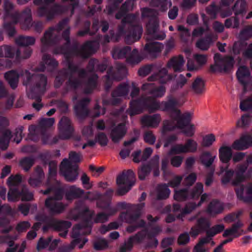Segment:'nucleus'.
<instances>
[{
    "label": "nucleus",
    "instance_id": "de8ad7c7",
    "mask_svg": "<svg viewBox=\"0 0 252 252\" xmlns=\"http://www.w3.org/2000/svg\"><path fill=\"white\" fill-rule=\"evenodd\" d=\"M117 212V210L114 208H109L107 214L101 213L98 214L94 220L95 222L103 223L108 220L109 217L114 215Z\"/></svg>",
    "mask_w": 252,
    "mask_h": 252
},
{
    "label": "nucleus",
    "instance_id": "7ed1b4c3",
    "mask_svg": "<svg viewBox=\"0 0 252 252\" xmlns=\"http://www.w3.org/2000/svg\"><path fill=\"white\" fill-rule=\"evenodd\" d=\"M227 164L225 168H220L222 173L221 178V184L223 185L230 183L233 186H237L242 182L249 179L252 175V169H248L247 164H239L237 165L235 171L228 168Z\"/></svg>",
    "mask_w": 252,
    "mask_h": 252
},
{
    "label": "nucleus",
    "instance_id": "052dcab7",
    "mask_svg": "<svg viewBox=\"0 0 252 252\" xmlns=\"http://www.w3.org/2000/svg\"><path fill=\"white\" fill-rule=\"evenodd\" d=\"M187 82V80L185 77L183 75L180 74L177 79V83L171 87L170 90L171 92L173 93L176 90L182 88Z\"/></svg>",
    "mask_w": 252,
    "mask_h": 252
},
{
    "label": "nucleus",
    "instance_id": "1a4fd4ad",
    "mask_svg": "<svg viewBox=\"0 0 252 252\" xmlns=\"http://www.w3.org/2000/svg\"><path fill=\"white\" fill-rule=\"evenodd\" d=\"M142 17L149 18L148 23L146 25L147 31L149 35L157 39H163L166 35L164 32L158 33V21L157 18L158 12L157 10L151 8H143L142 9Z\"/></svg>",
    "mask_w": 252,
    "mask_h": 252
},
{
    "label": "nucleus",
    "instance_id": "6e6d98bb",
    "mask_svg": "<svg viewBox=\"0 0 252 252\" xmlns=\"http://www.w3.org/2000/svg\"><path fill=\"white\" fill-rule=\"evenodd\" d=\"M216 156L212 157L209 152L203 153L200 157L201 162L206 167H209L214 162Z\"/></svg>",
    "mask_w": 252,
    "mask_h": 252
},
{
    "label": "nucleus",
    "instance_id": "2f4dec72",
    "mask_svg": "<svg viewBox=\"0 0 252 252\" xmlns=\"http://www.w3.org/2000/svg\"><path fill=\"white\" fill-rule=\"evenodd\" d=\"M90 99L88 98H85L79 102L74 107L76 115L80 118H82L86 116L88 114V110L87 106L89 103Z\"/></svg>",
    "mask_w": 252,
    "mask_h": 252
},
{
    "label": "nucleus",
    "instance_id": "423d86ee",
    "mask_svg": "<svg viewBox=\"0 0 252 252\" xmlns=\"http://www.w3.org/2000/svg\"><path fill=\"white\" fill-rule=\"evenodd\" d=\"M191 117L190 113L189 112L185 113L169 126L168 125L170 123L168 121H164L162 132L164 133L166 131L173 130L176 128H178L182 130V133L186 136L188 137L193 136L195 133V128L193 125L189 123Z\"/></svg>",
    "mask_w": 252,
    "mask_h": 252
},
{
    "label": "nucleus",
    "instance_id": "4468645a",
    "mask_svg": "<svg viewBox=\"0 0 252 252\" xmlns=\"http://www.w3.org/2000/svg\"><path fill=\"white\" fill-rule=\"evenodd\" d=\"M21 75L23 78V84L27 86L30 84L32 80H35V84L33 88L34 92L39 94L44 92L47 85V78L43 75H33L28 70L23 71Z\"/></svg>",
    "mask_w": 252,
    "mask_h": 252
},
{
    "label": "nucleus",
    "instance_id": "4be33fe9",
    "mask_svg": "<svg viewBox=\"0 0 252 252\" xmlns=\"http://www.w3.org/2000/svg\"><path fill=\"white\" fill-rule=\"evenodd\" d=\"M194 61L189 59L187 63V69L189 71H197L205 65L208 60V57L204 54H195L193 55Z\"/></svg>",
    "mask_w": 252,
    "mask_h": 252
},
{
    "label": "nucleus",
    "instance_id": "79ce46f5",
    "mask_svg": "<svg viewBox=\"0 0 252 252\" xmlns=\"http://www.w3.org/2000/svg\"><path fill=\"white\" fill-rule=\"evenodd\" d=\"M4 77L12 89H14L17 87L19 75L16 71H10L5 74Z\"/></svg>",
    "mask_w": 252,
    "mask_h": 252
},
{
    "label": "nucleus",
    "instance_id": "8fccbe9b",
    "mask_svg": "<svg viewBox=\"0 0 252 252\" xmlns=\"http://www.w3.org/2000/svg\"><path fill=\"white\" fill-rule=\"evenodd\" d=\"M192 89L196 94L203 93L205 90L203 80L200 78H197L192 83Z\"/></svg>",
    "mask_w": 252,
    "mask_h": 252
},
{
    "label": "nucleus",
    "instance_id": "393cba45",
    "mask_svg": "<svg viewBox=\"0 0 252 252\" xmlns=\"http://www.w3.org/2000/svg\"><path fill=\"white\" fill-rule=\"evenodd\" d=\"M66 8L64 7L59 5H55L50 10H47L44 7H40L38 10V14L40 16H46L47 20H50L57 14H59L64 12Z\"/></svg>",
    "mask_w": 252,
    "mask_h": 252
},
{
    "label": "nucleus",
    "instance_id": "ddd939ff",
    "mask_svg": "<svg viewBox=\"0 0 252 252\" xmlns=\"http://www.w3.org/2000/svg\"><path fill=\"white\" fill-rule=\"evenodd\" d=\"M54 195L49 197L45 202V206L48 212L52 215L62 213L65 209V206L61 200L63 195L61 190L53 191Z\"/></svg>",
    "mask_w": 252,
    "mask_h": 252
},
{
    "label": "nucleus",
    "instance_id": "2eb2a0df",
    "mask_svg": "<svg viewBox=\"0 0 252 252\" xmlns=\"http://www.w3.org/2000/svg\"><path fill=\"white\" fill-rule=\"evenodd\" d=\"M182 103H180L176 98L172 96L167 97V100L161 102V110L170 112L172 121H168L170 123L168 126L174 122L177 119H178L183 114L181 113L178 107L181 106Z\"/></svg>",
    "mask_w": 252,
    "mask_h": 252
},
{
    "label": "nucleus",
    "instance_id": "6ab92c4d",
    "mask_svg": "<svg viewBox=\"0 0 252 252\" xmlns=\"http://www.w3.org/2000/svg\"><path fill=\"white\" fill-rule=\"evenodd\" d=\"M73 131L70 120L67 117H63L60 122L59 137H54L50 143H56L59 138L63 140L69 139L72 136Z\"/></svg>",
    "mask_w": 252,
    "mask_h": 252
},
{
    "label": "nucleus",
    "instance_id": "3c124183",
    "mask_svg": "<svg viewBox=\"0 0 252 252\" xmlns=\"http://www.w3.org/2000/svg\"><path fill=\"white\" fill-rule=\"evenodd\" d=\"M212 43L211 37H207L206 38L198 40L196 43V46L201 50L206 51L209 48Z\"/></svg>",
    "mask_w": 252,
    "mask_h": 252
},
{
    "label": "nucleus",
    "instance_id": "5701e85b",
    "mask_svg": "<svg viewBox=\"0 0 252 252\" xmlns=\"http://www.w3.org/2000/svg\"><path fill=\"white\" fill-rule=\"evenodd\" d=\"M252 147V129L251 133H245L235 140L232 145V148L236 150H245Z\"/></svg>",
    "mask_w": 252,
    "mask_h": 252
},
{
    "label": "nucleus",
    "instance_id": "bb28decb",
    "mask_svg": "<svg viewBox=\"0 0 252 252\" xmlns=\"http://www.w3.org/2000/svg\"><path fill=\"white\" fill-rule=\"evenodd\" d=\"M142 89L147 91L149 94L153 95V98L161 97L163 96L166 92V89L163 86L156 87L154 84L146 83L143 85Z\"/></svg>",
    "mask_w": 252,
    "mask_h": 252
},
{
    "label": "nucleus",
    "instance_id": "6e6552de",
    "mask_svg": "<svg viewBox=\"0 0 252 252\" xmlns=\"http://www.w3.org/2000/svg\"><path fill=\"white\" fill-rule=\"evenodd\" d=\"M225 227L222 224L215 225L206 230V235L200 238L194 246L192 252H208L209 249L206 247V245L210 243L214 246L215 242L213 240V237L218 233L222 232Z\"/></svg>",
    "mask_w": 252,
    "mask_h": 252
},
{
    "label": "nucleus",
    "instance_id": "a19ab883",
    "mask_svg": "<svg viewBox=\"0 0 252 252\" xmlns=\"http://www.w3.org/2000/svg\"><path fill=\"white\" fill-rule=\"evenodd\" d=\"M84 191L80 188L75 186H70L66 193V197L67 200H72L80 197L83 194Z\"/></svg>",
    "mask_w": 252,
    "mask_h": 252
},
{
    "label": "nucleus",
    "instance_id": "c9c22d12",
    "mask_svg": "<svg viewBox=\"0 0 252 252\" xmlns=\"http://www.w3.org/2000/svg\"><path fill=\"white\" fill-rule=\"evenodd\" d=\"M43 177L44 173L42 168L37 167L36 168L32 177L30 178L29 183L32 186L36 187L41 183Z\"/></svg>",
    "mask_w": 252,
    "mask_h": 252
},
{
    "label": "nucleus",
    "instance_id": "dca6fc26",
    "mask_svg": "<svg viewBox=\"0 0 252 252\" xmlns=\"http://www.w3.org/2000/svg\"><path fill=\"white\" fill-rule=\"evenodd\" d=\"M215 64L210 66L213 72H227L232 68L234 63L233 59L230 57L222 58L219 54L214 56Z\"/></svg>",
    "mask_w": 252,
    "mask_h": 252
},
{
    "label": "nucleus",
    "instance_id": "4c0bfd02",
    "mask_svg": "<svg viewBox=\"0 0 252 252\" xmlns=\"http://www.w3.org/2000/svg\"><path fill=\"white\" fill-rule=\"evenodd\" d=\"M223 210L221 203L218 201H212L208 206L207 212L211 216H214L216 214L220 213Z\"/></svg>",
    "mask_w": 252,
    "mask_h": 252
},
{
    "label": "nucleus",
    "instance_id": "13d9d810",
    "mask_svg": "<svg viewBox=\"0 0 252 252\" xmlns=\"http://www.w3.org/2000/svg\"><path fill=\"white\" fill-rule=\"evenodd\" d=\"M94 248L97 251L105 250L108 248V242L105 239H98L94 241Z\"/></svg>",
    "mask_w": 252,
    "mask_h": 252
},
{
    "label": "nucleus",
    "instance_id": "aec40b11",
    "mask_svg": "<svg viewBox=\"0 0 252 252\" xmlns=\"http://www.w3.org/2000/svg\"><path fill=\"white\" fill-rule=\"evenodd\" d=\"M237 76L243 86L244 93L248 91H252V77H250L249 70L247 67L240 66L237 72Z\"/></svg>",
    "mask_w": 252,
    "mask_h": 252
},
{
    "label": "nucleus",
    "instance_id": "09e8293b",
    "mask_svg": "<svg viewBox=\"0 0 252 252\" xmlns=\"http://www.w3.org/2000/svg\"><path fill=\"white\" fill-rule=\"evenodd\" d=\"M157 197L159 199H164L168 197L170 193V189L165 185H159L157 189Z\"/></svg>",
    "mask_w": 252,
    "mask_h": 252
},
{
    "label": "nucleus",
    "instance_id": "412c9836",
    "mask_svg": "<svg viewBox=\"0 0 252 252\" xmlns=\"http://www.w3.org/2000/svg\"><path fill=\"white\" fill-rule=\"evenodd\" d=\"M71 225V223L69 221L52 219L48 221L47 226H44L43 230L45 231L48 229V227H51L56 230L62 232L60 233L59 235L62 237H65L67 233L68 228Z\"/></svg>",
    "mask_w": 252,
    "mask_h": 252
},
{
    "label": "nucleus",
    "instance_id": "473e14b6",
    "mask_svg": "<svg viewBox=\"0 0 252 252\" xmlns=\"http://www.w3.org/2000/svg\"><path fill=\"white\" fill-rule=\"evenodd\" d=\"M161 121L160 116L159 114H155L152 116H145L141 119L143 125L147 126L157 127Z\"/></svg>",
    "mask_w": 252,
    "mask_h": 252
},
{
    "label": "nucleus",
    "instance_id": "e2e57ef3",
    "mask_svg": "<svg viewBox=\"0 0 252 252\" xmlns=\"http://www.w3.org/2000/svg\"><path fill=\"white\" fill-rule=\"evenodd\" d=\"M252 37V25L244 27L240 32L239 38L247 40Z\"/></svg>",
    "mask_w": 252,
    "mask_h": 252
},
{
    "label": "nucleus",
    "instance_id": "f257e3e1",
    "mask_svg": "<svg viewBox=\"0 0 252 252\" xmlns=\"http://www.w3.org/2000/svg\"><path fill=\"white\" fill-rule=\"evenodd\" d=\"M93 212L90 211L88 208L84 205L76 207L71 212L72 218L73 220H77L79 218L84 219L81 224L75 225L72 233V237L74 239L73 241L67 245H64L61 249L60 252H69L73 250L77 244L80 242V235L89 234L91 231L92 223L91 218Z\"/></svg>",
    "mask_w": 252,
    "mask_h": 252
},
{
    "label": "nucleus",
    "instance_id": "bf43d9fd",
    "mask_svg": "<svg viewBox=\"0 0 252 252\" xmlns=\"http://www.w3.org/2000/svg\"><path fill=\"white\" fill-rule=\"evenodd\" d=\"M97 79V76L96 75H92V77L89 78V80L86 85V89L85 93L86 94L90 93L95 88L96 86V81Z\"/></svg>",
    "mask_w": 252,
    "mask_h": 252
},
{
    "label": "nucleus",
    "instance_id": "9b49d317",
    "mask_svg": "<svg viewBox=\"0 0 252 252\" xmlns=\"http://www.w3.org/2000/svg\"><path fill=\"white\" fill-rule=\"evenodd\" d=\"M144 206L145 204L144 203L133 206L132 209L138 212V214L136 215L130 216L127 213H123L121 214L120 218L122 221L132 224V225L126 228L127 231L129 233H132L135 231L137 228L144 226L145 221L139 218Z\"/></svg>",
    "mask_w": 252,
    "mask_h": 252
},
{
    "label": "nucleus",
    "instance_id": "f704fd0d",
    "mask_svg": "<svg viewBox=\"0 0 252 252\" xmlns=\"http://www.w3.org/2000/svg\"><path fill=\"white\" fill-rule=\"evenodd\" d=\"M171 79V75L167 74L166 69L162 68L158 74L153 75L148 78V81L159 80L160 83H165Z\"/></svg>",
    "mask_w": 252,
    "mask_h": 252
},
{
    "label": "nucleus",
    "instance_id": "20e7f679",
    "mask_svg": "<svg viewBox=\"0 0 252 252\" xmlns=\"http://www.w3.org/2000/svg\"><path fill=\"white\" fill-rule=\"evenodd\" d=\"M4 18L10 20L13 24L20 23L23 29L27 30L32 26L31 10L26 8L21 14L15 11L13 4L8 0H4L3 4Z\"/></svg>",
    "mask_w": 252,
    "mask_h": 252
},
{
    "label": "nucleus",
    "instance_id": "49530a36",
    "mask_svg": "<svg viewBox=\"0 0 252 252\" xmlns=\"http://www.w3.org/2000/svg\"><path fill=\"white\" fill-rule=\"evenodd\" d=\"M163 48V45L158 42L147 43L145 45V49L151 54L159 53Z\"/></svg>",
    "mask_w": 252,
    "mask_h": 252
},
{
    "label": "nucleus",
    "instance_id": "37998d69",
    "mask_svg": "<svg viewBox=\"0 0 252 252\" xmlns=\"http://www.w3.org/2000/svg\"><path fill=\"white\" fill-rule=\"evenodd\" d=\"M134 5L133 0H127L124 4H123L120 11L116 15V18L120 19L126 14V13L132 10Z\"/></svg>",
    "mask_w": 252,
    "mask_h": 252
},
{
    "label": "nucleus",
    "instance_id": "a211bd4d",
    "mask_svg": "<svg viewBox=\"0 0 252 252\" xmlns=\"http://www.w3.org/2000/svg\"><path fill=\"white\" fill-rule=\"evenodd\" d=\"M78 166L76 165L71 166L70 161L64 158L60 165V173L65 180L69 182H73L78 176Z\"/></svg>",
    "mask_w": 252,
    "mask_h": 252
},
{
    "label": "nucleus",
    "instance_id": "69168bd1",
    "mask_svg": "<svg viewBox=\"0 0 252 252\" xmlns=\"http://www.w3.org/2000/svg\"><path fill=\"white\" fill-rule=\"evenodd\" d=\"M151 172L150 163L148 164L144 165L139 169L138 172V178L140 180H144Z\"/></svg>",
    "mask_w": 252,
    "mask_h": 252
},
{
    "label": "nucleus",
    "instance_id": "a878e982",
    "mask_svg": "<svg viewBox=\"0 0 252 252\" xmlns=\"http://www.w3.org/2000/svg\"><path fill=\"white\" fill-rule=\"evenodd\" d=\"M128 92V86L126 84L121 85L112 93V99L109 102L112 105H116L119 103L122 97L126 95Z\"/></svg>",
    "mask_w": 252,
    "mask_h": 252
},
{
    "label": "nucleus",
    "instance_id": "f03ea898",
    "mask_svg": "<svg viewBox=\"0 0 252 252\" xmlns=\"http://www.w3.org/2000/svg\"><path fill=\"white\" fill-rule=\"evenodd\" d=\"M67 20H64L56 27H51L45 32L43 37L41 39L42 52H44L48 46L57 43L62 39L64 40V44L68 45L70 27L67 25Z\"/></svg>",
    "mask_w": 252,
    "mask_h": 252
},
{
    "label": "nucleus",
    "instance_id": "c85d7f7f",
    "mask_svg": "<svg viewBox=\"0 0 252 252\" xmlns=\"http://www.w3.org/2000/svg\"><path fill=\"white\" fill-rule=\"evenodd\" d=\"M243 223L240 220L233 224L231 227L224 230L222 236L227 237L229 236H233V238L238 237L243 233V230L241 229L243 226Z\"/></svg>",
    "mask_w": 252,
    "mask_h": 252
},
{
    "label": "nucleus",
    "instance_id": "0e129e2a",
    "mask_svg": "<svg viewBox=\"0 0 252 252\" xmlns=\"http://www.w3.org/2000/svg\"><path fill=\"white\" fill-rule=\"evenodd\" d=\"M159 156H155L150 162L151 170H153L154 176H158L159 175V170L158 167Z\"/></svg>",
    "mask_w": 252,
    "mask_h": 252
},
{
    "label": "nucleus",
    "instance_id": "c756f323",
    "mask_svg": "<svg viewBox=\"0 0 252 252\" xmlns=\"http://www.w3.org/2000/svg\"><path fill=\"white\" fill-rule=\"evenodd\" d=\"M126 129L123 124H119L114 127L111 131L110 137L112 141L114 143H118L125 135Z\"/></svg>",
    "mask_w": 252,
    "mask_h": 252
},
{
    "label": "nucleus",
    "instance_id": "680f3d73",
    "mask_svg": "<svg viewBox=\"0 0 252 252\" xmlns=\"http://www.w3.org/2000/svg\"><path fill=\"white\" fill-rule=\"evenodd\" d=\"M34 159L32 158H24L20 160V166L26 171H28L33 165Z\"/></svg>",
    "mask_w": 252,
    "mask_h": 252
},
{
    "label": "nucleus",
    "instance_id": "e433bc0d",
    "mask_svg": "<svg viewBox=\"0 0 252 252\" xmlns=\"http://www.w3.org/2000/svg\"><path fill=\"white\" fill-rule=\"evenodd\" d=\"M232 157L231 148L227 146H222L219 149V158L223 163H228Z\"/></svg>",
    "mask_w": 252,
    "mask_h": 252
},
{
    "label": "nucleus",
    "instance_id": "cd10ccee",
    "mask_svg": "<svg viewBox=\"0 0 252 252\" xmlns=\"http://www.w3.org/2000/svg\"><path fill=\"white\" fill-rule=\"evenodd\" d=\"M143 29L141 26H131L129 32L126 35L125 40L128 44H131L138 40L141 36Z\"/></svg>",
    "mask_w": 252,
    "mask_h": 252
},
{
    "label": "nucleus",
    "instance_id": "9d476101",
    "mask_svg": "<svg viewBox=\"0 0 252 252\" xmlns=\"http://www.w3.org/2000/svg\"><path fill=\"white\" fill-rule=\"evenodd\" d=\"M112 56L115 59L126 58V62L131 64H137L142 60L138 50L136 49L132 50L129 46L115 48Z\"/></svg>",
    "mask_w": 252,
    "mask_h": 252
},
{
    "label": "nucleus",
    "instance_id": "c03bdc74",
    "mask_svg": "<svg viewBox=\"0 0 252 252\" xmlns=\"http://www.w3.org/2000/svg\"><path fill=\"white\" fill-rule=\"evenodd\" d=\"M95 44V42L94 41L86 42L82 47L79 52V55L84 58H88L94 52L93 47Z\"/></svg>",
    "mask_w": 252,
    "mask_h": 252
},
{
    "label": "nucleus",
    "instance_id": "f8f14e48",
    "mask_svg": "<svg viewBox=\"0 0 252 252\" xmlns=\"http://www.w3.org/2000/svg\"><path fill=\"white\" fill-rule=\"evenodd\" d=\"M135 174L131 170L123 172L119 175L116 180L118 189L116 194L123 195L126 193L135 183Z\"/></svg>",
    "mask_w": 252,
    "mask_h": 252
},
{
    "label": "nucleus",
    "instance_id": "338daca9",
    "mask_svg": "<svg viewBox=\"0 0 252 252\" xmlns=\"http://www.w3.org/2000/svg\"><path fill=\"white\" fill-rule=\"evenodd\" d=\"M225 27L226 28H238L239 27V21L236 16L232 17L225 20Z\"/></svg>",
    "mask_w": 252,
    "mask_h": 252
},
{
    "label": "nucleus",
    "instance_id": "ea45409f",
    "mask_svg": "<svg viewBox=\"0 0 252 252\" xmlns=\"http://www.w3.org/2000/svg\"><path fill=\"white\" fill-rule=\"evenodd\" d=\"M208 196L209 195L207 193L203 194L201 196L200 201L197 205L192 203H188L183 210L182 214L183 215L189 214L197 207L201 206L204 202L206 201L208 199Z\"/></svg>",
    "mask_w": 252,
    "mask_h": 252
},
{
    "label": "nucleus",
    "instance_id": "b1692460",
    "mask_svg": "<svg viewBox=\"0 0 252 252\" xmlns=\"http://www.w3.org/2000/svg\"><path fill=\"white\" fill-rule=\"evenodd\" d=\"M148 233L146 230H142L137 233L135 236L130 237L127 241L120 248L121 252H126L131 250L134 243H140L147 235Z\"/></svg>",
    "mask_w": 252,
    "mask_h": 252
},
{
    "label": "nucleus",
    "instance_id": "f3484780",
    "mask_svg": "<svg viewBox=\"0 0 252 252\" xmlns=\"http://www.w3.org/2000/svg\"><path fill=\"white\" fill-rule=\"evenodd\" d=\"M203 191V186L201 183L196 184L191 191L188 189L175 190L174 198L177 201L198 198Z\"/></svg>",
    "mask_w": 252,
    "mask_h": 252
},
{
    "label": "nucleus",
    "instance_id": "72a5a7b5",
    "mask_svg": "<svg viewBox=\"0 0 252 252\" xmlns=\"http://www.w3.org/2000/svg\"><path fill=\"white\" fill-rule=\"evenodd\" d=\"M185 60L182 56L179 55L172 58L168 63L169 67L175 71H182L183 70Z\"/></svg>",
    "mask_w": 252,
    "mask_h": 252
},
{
    "label": "nucleus",
    "instance_id": "864d4df0",
    "mask_svg": "<svg viewBox=\"0 0 252 252\" xmlns=\"http://www.w3.org/2000/svg\"><path fill=\"white\" fill-rule=\"evenodd\" d=\"M35 42V39L32 36H20L16 39V43L20 46H26L33 45Z\"/></svg>",
    "mask_w": 252,
    "mask_h": 252
},
{
    "label": "nucleus",
    "instance_id": "4d7b16f0",
    "mask_svg": "<svg viewBox=\"0 0 252 252\" xmlns=\"http://www.w3.org/2000/svg\"><path fill=\"white\" fill-rule=\"evenodd\" d=\"M184 145L186 148L185 150L186 153H194L197 151L198 144L195 140L192 139H188Z\"/></svg>",
    "mask_w": 252,
    "mask_h": 252
},
{
    "label": "nucleus",
    "instance_id": "39448f33",
    "mask_svg": "<svg viewBox=\"0 0 252 252\" xmlns=\"http://www.w3.org/2000/svg\"><path fill=\"white\" fill-rule=\"evenodd\" d=\"M87 75L83 69H79L78 68L70 63H68V69L66 72L61 71L55 80V86L59 87L64 78L68 77V85L73 88H77L80 85L81 80Z\"/></svg>",
    "mask_w": 252,
    "mask_h": 252
},
{
    "label": "nucleus",
    "instance_id": "603ef678",
    "mask_svg": "<svg viewBox=\"0 0 252 252\" xmlns=\"http://www.w3.org/2000/svg\"><path fill=\"white\" fill-rule=\"evenodd\" d=\"M247 3L245 0H238L235 3L233 8L236 15L242 14L246 11Z\"/></svg>",
    "mask_w": 252,
    "mask_h": 252
},
{
    "label": "nucleus",
    "instance_id": "0eeeda50",
    "mask_svg": "<svg viewBox=\"0 0 252 252\" xmlns=\"http://www.w3.org/2000/svg\"><path fill=\"white\" fill-rule=\"evenodd\" d=\"M161 102L155 98L148 97L142 100L131 101L127 113L130 116H132L141 113L144 108L147 109L152 113L158 110H161Z\"/></svg>",
    "mask_w": 252,
    "mask_h": 252
},
{
    "label": "nucleus",
    "instance_id": "58836bf2",
    "mask_svg": "<svg viewBox=\"0 0 252 252\" xmlns=\"http://www.w3.org/2000/svg\"><path fill=\"white\" fill-rule=\"evenodd\" d=\"M150 4L157 8V10L165 11L171 6V2L169 0H152Z\"/></svg>",
    "mask_w": 252,
    "mask_h": 252
},
{
    "label": "nucleus",
    "instance_id": "7c9ffc66",
    "mask_svg": "<svg viewBox=\"0 0 252 252\" xmlns=\"http://www.w3.org/2000/svg\"><path fill=\"white\" fill-rule=\"evenodd\" d=\"M58 65L57 61L52 59L50 56L45 55L42 58V64L41 67L37 69L38 71H44L47 70L51 71Z\"/></svg>",
    "mask_w": 252,
    "mask_h": 252
},
{
    "label": "nucleus",
    "instance_id": "a18cd8bd",
    "mask_svg": "<svg viewBox=\"0 0 252 252\" xmlns=\"http://www.w3.org/2000/svg\"><path fill=\"white\" fill-rule=\"evenodd\" d=\"M2 135L0 138V147L3 150H6L9 143V140L11 138V132L8 129H5L2 131Z\"/></svg>",
    "mask_w": 252,
    "mask_h": 252
},
{
    "label": "nucleus",
    "instance_id": "774afa93",
    "mask_svg": "<svg viewBox=\"0 0 252 252\" xmlns=\"http://www.w3.org/2000/svg\"><path fill=\"white\" fill-rule=\"evenodd\" d=\"M186 148L183 144H176L173 146L170 151L169 155H178L180 154H186Z\"/></svg>",
    "mask_w": 252,
    "mask_h": 252
},
{
    "label": "nucleus",
    "instance_id": "5fc2aeb1",
    "mask_svg": "<svg viewBox=\"0 0 252 252\" xmlns=\"http://www.w3.org/2000/svg\"><path fill=\"white\" fill-rule=\"evenodd\" d=\"M240 108L242 111L252 110V96L243 99L240 97Z\"/></svg>",
    "mask_w": 252,
    "mask_h": 252
}]
</instances>
